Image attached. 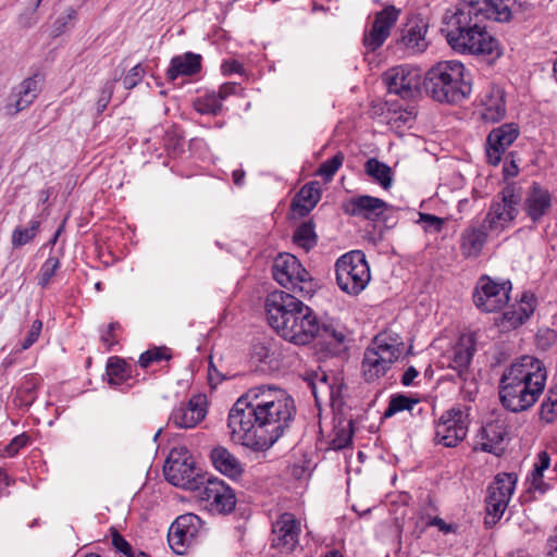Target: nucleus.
I'll use <instances>...</instances> for the list:
<instances>
[{"label":"nucleus","mask_w":557,"mask_h":557,"mask_svg":"<svg viewBox=\"0 0 557 557\" xmlns=\"http://www.w3.org/2000/svg\"><path fill=\"white\" fill-rule=\"evenodd\" d=\"M430 525L437 527L445 534L450 533L453 531V525L451 524H447L443 519H441L438 517H434L430 521Z\"/></svg>","instance_id":"774afa93"},{"label":"nucleus","mask_w":557,"mask_h":557,"mask_svg":"<svg viewBox=\"0 0 557 557\" xmlns=\"http://www.w3.org/2000/svg\"><path fill=\"white\" fill-rule=\"evenodd\" d=\"M403 348L404 343L397 334H377L363 355L362 372L366 381L371 382L384 375L399 358Z\"/></svg>","instance_id":"423d86ee"},{"label":"nucleus","mask_w":557,"mask_h":557,"mask_svg":"<svg viewBox=\"0 0 557 557\" xmlns=\"http://www.w3.org/2000/svg\"><path fill=\"white\" fill-rule=\"evenodd\" d=\"M475 347L470 337H461L446 356L447 367L456 371L457 376L462 382L461 389L471 394L476 391V385L472 374L469 371Z\"/></svg>","instance_id":"4468645a"},{"label":"nucleus","mask_w":557,"mask_h":557,"mask_svg":"<svg viewBox=\"0 0 557 557\" xmlns=\"http://www.w3.org/2000/svg\"><path fill=\"white\" fill-rule=\"evenodd\" d=\"M293 242L305 251L311 250L318 243L313 223L311 221L301 223L294 232Z\"/></svg>","instance_id":"c9c22d12"},{"label":"nucleus","mask_w":557,"mask_h":557,"mask_svg":"<svg viewBox=\"0 0 557 557\" xmlns=\"http://www.w3.org/2000/svg\"><path fill=\"white\" fill-rule=\"evenodd\" d=\"M465 41L466 44L460 42L459 47L451 49L458 53L471 55L497 58L502 54L498 40L487 32L484 23L481 25V29L472 32Z\"/></svg>","instance_id":"4be33fe9"},{"label":"nucleus","mask_w":557,"mask_h":557,"mask_svg":"<svg viewBox=\"0 0 557 557\" xmlns=\"http://www.w3.org/2000/svg\"><path fill=\"white\" fill-rule=\"evenodd\" d=\"M301 522L294 513L284 512L272 523L271 547L290 554L299 545Z\"/></svg>","instance_id":"2eb2a0df"},{"label":"nucleus","mask_w":557,"mask_h":557,"mask_svg":"<svg viewBox=\"0 0 557 557\" xmlns=\"http://www.w3.org/2000/svg\"><path fill=\"white\" fill-rule=\"evenodd\" d=\"M547 371L542 360L524 355L508 366L499 380V399L511 412L531 408L543 394Z\"/></svg>","instance_id":"7ed1b4c3"},{"label":"nucleus","mask_w":557,"mask_h":557,"mask_svg":"<svg viewBox=\"0 0 557 557\" xmlns=\"http://www.w3.org/2000/svg\"><path fill=\"white\" fill-rule=\"evenodd\" d=\"M201 70V55L193 52H185L171 59L166 70V78L174 82L178 76H193Z\"/></svg>","instance_id":"2f4dec72"},{"label":"nucleus","mask_w":557,"mask_h":557,"mask_svg":"<svg viewBox=\"0 0 557 557\" xmlns=\"http://www.w3.org/2000/svg\"><path fill=\"white\" fill-rule=\"evenodd\" d=\"M418 399L409 397L404 394H395L391 396L388 406L384 411V418H391L397 412L404 410H412L413 406L418 404Z\"/></svg>","instance_id":"a19ab883"},{"label":"nucleus","mask_w":557,"mask_h":557,"mask_svg":"<svg viewBox=\"0 0 557 557\" xmlns=\"http://www.w3.org/2000/svg\"><path fill=\"white\" fill-rule=\"evenodd\" d=\"M364 170L368 175L373 177L384 189H388L392 186V169L379 161L375 158L369 159L364 164Z\"/></svg>","instance_id":"f704fd0d"},{"label":"nucleus","mask_w":557,"mask_h":557,"mask_svg":"<svg viewBox=\"0 0 557 557\" xmlns=\"http://www.w3.org/2000/svg\"><path fill=\"white\" fill-rule=\"evenodd\" d=\"M106 373L110 385H121L133 377L132 367L122 358L110 357L107 363Z\"/></svg>","instance_id":"72a5a7b5"},{"label":"nucleus","mask_w":557,"mask_h":557,"mask_svg":"<svg viewBox=\"0 0 557 557\" xmlns=\"http://www.w3.org/2000/svg\"><path fill=\"white\" fill-rule=\"evenodd\" d=\"M516 0H459L442 17L441 33L450 48L459 47L466 38L486 20L508 22L512 17Z\"/></svg>","instance_id":"20e7f679"},{"label":"nucleus","mask_w":557,"mask_h":557,"mask_svg":"<svg viewBox=\"0 0 557 557\" xmlns=\"http://www.w3.org/2000/svg\"><path fill=\"white\" fill-rule=\"evenodd\" d=\"M222 71L224 74L242 73L243 65L236 60L226 61L222 64Z\"/></svg>","instance_id":"0e129e2a"},{"label":"nucleus","mask_w":557,"mask_h":557,"mask_svg":"<svg viewBox=\"0 0 557 557\" xmlns=\"http://www.w3.org/2000/svg\"><path fill=\"white\" fill-rule=\"evenodd\" d=\"M539 345L545 347L550 346L552 343L556 338V334L552 330H545L544 332H540L536 336Z\"/></svg>","instance_id":"e2e57ef3"},{"label":"nucleus","mask_w":557,"mask_h":557,"mask_svg":"<svg viewBox=\"0 0 557 557\" xmlns=\"http://www.w3.org/2000/svg\"><path fill=\"white\" fill-rule=\"evenodd\" d=\"M530 480L531 488L539 491L540 493L546 492L547 484L544 482V472H537V470L533 469Z\"/></svg>","instance_id":"13d9d810"},{"label":"nucleus","mask_w":557,"mask_h":557,"mask_svg":"<svg viewBox=\"0 0 557 557\" xmlns=\"http://www.w3.org/2000/svg\"><path fill=\"white\" fill-rule=\"evenodd\" d=\"M428 29L429 23L420 15H413L400 28L396 45L408 54H420L429 47Z\"/></svg>","instance_id":"6ab92c4d"},{"label":"nucleus","mask_w":557,"mask_h":557,"mask_svg":"<svg viewBox=\"0 0 557 557\" xmlns=\"http://www.w3.org/2000/svg\"><path fill=\"white\" fill-rule=\"evenodd\" d=\"M344 159V153L338 151L331 159L321 163L317 171V174L321 176L325 182H330L335 175V173L338 171V169L342 166Z\"/></svg>","instance_id":"c03bdc74"},{"label":"nucleus","mask_w":557,"mask_h":557,"mask_svg":"<svg viewBox=\"0 0 557 557\" xmlns=\"http://www.w3.org/2000/svg\"><path fill=\"white\" fill-rule=\"evenodd\" d=\"M295 414V401L285 389L260 385L236 400L227 426L233 441L253 450H265L290 426Z\"/></svg>","instance_id":"f257e3e1"},{"label":"nucleus","mask_w":557,"mask_h":557,"mask_svg":"<svg viewBox=\"0 0 557 557\" xmlns=\"http://www.w3.org/2000/svg\"><path fill=\"white\" fill-rule=\"evenodd\" d=\"M519 133V126L515 123H505L493 128L485 144L487 162L494 166L497 165L507 148L518 138Z\"/></svg>","instance_id":"412c9836"},{"label":"nucleus","mask_w":557,"mask_h":557,"mask_svg":"<svg viewBox=\"0 0 557 557\" xmlns=\"http://www.w3.org/2000/svg\"><path fill=\"white\" fill-rule=\"evenodd\" d=\"M419 222L423 223L425 232L440 233L445 224V220L430 213H420Z\"/></svg>","instance_id":"de8ad7c7"},{"label":"nucleus","mask_w":557,"mask_h":557,"mask_svg":"<svg viewBox=\"0 0 557 557\" xmlns=\"http://www.w3.org/2000/svg\"><path fill=\"white\" fill-rule=\"evenodd\" d=\"M468 426V408L460 406L451 407L438 418L435 425L434 440L437 444L445 447H456L466 438Z\"/></svg>","instance_id":"9b49d317"},{"label":"nucleus","mask_w":557,"mask_h":557,"mask_svg":"<svg viewBox=\"0 0 557 557\" xmlns=\"http://www.w3.org/2000/svg\"><path fill=\"white\" fill-rule=\"evenodd\" d=\"M480 106V115L484 122H499L506 115V104L503 89L496 86L488 88L481 96Z\"/></svg>","instance_id":"bb28decb"},{"label":"nucleus","mask_w":557,"mask_h":557,"mask_svg":"<svg viewBox=\"0 0 557 557\" xmlns=\"http://www.w3.org/2000/svg\"><path fill=\"white\" fill-rule=\"evenodd\" d=\"M112 545L116 550L126 557H133V548L131 544L115 530H111Z\"/></svg>","instance_id":"603ef678"},{"label":"nucleus","mask_w":557,"mask_h":557,"mask_svg":"<svg viewBox=\"0 0 557 557\" xmlns=\"http://www.w3.org/2000/svg\"><path fill=\"white\" fill-rule=\"evenodd\" d=\"M388 208L389 205L384 200L368 195L349 198L342 205V209L347 215L373 222L380 220Z\"/></svg>","instance_id":"b1692460"},{"label":"nucleus","mask_w":557,"mask_h":557,"mask_svg":"<svg viewBox=\"0 0 557 557\" xmlns=\"http://www.w3.org/2000/svg\"><path fill=\"white\" fill-rule=\"evenodd\" d=\"M352 441L351 424L348 428H342L335 431V435L331 442V447L335 450H339L348 447Z\"/></svg>","instance_id":"49530a36"},{"label":"nucleus","mask_w":557,"mask_h":557,"mask_svg":"<svg viewBox=\"0 0 557 557\" xmlns=\"http://www.w3.org/2000/svg\"><path fill=\"white\" fill-rule=\"evenodd\" d=\"M198 496L212 511L228 513L236 506L234 491L224 481L213 478L203 481L200 488H197Z\"/></svg>","instance_id":"f3484780"},{"label":"nucleus","mask_w":557,"mask_h":557,"mask_svg":"<svg viewBox=\"0 0 557 557\" xmlns=\"http://www.w3.org/2000/svg\"><path fill=\"white\" fill-rule=\"evenodd\" d=\"M321 197L320 188L318 183L311 182L306 184L298 191L292 202V209L299 215L304 216L308 214L319 202Z\"/></svg>","instance_id":"473e14b6"},{"label":"nucleus","mask_w":557,"mask_h":557,"mask_svg":"<svg viewBox=\"0 0 557 557\" xmlns=\"http://www.w3.org/2000/svg\"><path fill=\"white\" fill-rule=\"evenodd\" d=\"M521 195L515 185H507L493 200L483 223L492 231H503L518 214Z\"/></svg>","instance_id":"ddd939ff"},{"label":"nucleus","mask_w":557,"mask_h":557,"mask_svg":"<svg viewBox=\"0 0 557 557\" xmlns=\"http://www.w3.org/2000/svg\"><path fill=\"white\" fill-rule=\"evenodd\" d=\"M41 380L37 374L26 375L17 388L16 397L24 406H30L36 397Z\"/></svg>","instance_id":"e433bc0d"},{"label":"nucleus","mask_w":557,"mask_h":557,"mask_svg":"<svg viewBox=\"0 0 557 557\" xmlns=\"http://www.w3.org/2000/svg\"><path fill=\"white\" fill-rule=\"evenodd\" d=\"M274 352L264 343L255 344L252 347V356L260 362L270 363Z\"/></svg>","instance_id":"6e6d98bb"},{"label":"nucleus","mask_w":557,"mask_h":557,"mask_svg":"<svg viewBox=\"0 0 557 557\" xmlns=\"http://www.w3.org/2000/svg\"><path fill=\"white\" fill-rule=\"evenodd\" d=\"M39 227L40 220L36 218L29 221L27 227H15L12 233V246L18 248L30 243L36 237Z\"/></svg>","instance_id":"4c0bfd02"},{"label":"nucleus","mask_w":557,"mask_h":557,"mask_svg":"<svg viewBox=\"0 0 557 557\" xmlns=\"http://www.w3.org/2000/svg\"><path fill=\"white\" fill-rule=\"evenodd\" d=\"M210 460L216 471L232 480L239 479L245 471L240 460L224 446L212 448Z\"/></svg>","instance_id":"cd10ccee"},{"label":"nucleus","mask_w":557,"mask_h":557,"mask_svg":"<svg viewBox=\"0 0 557 557\" xmlns=\"http://www.w3.org/2000/svg\"><path fill=\"white\" fill-rule=\"evenodd\" d=\"M546 553L549 557H557V527L555 528L554 535L547 540Z\"/></svg>","instance_id":"69168bd1"},{"label":"nucleus","mask_w":557,"mask_h":557,"mask_svg":"<svg viewBox=\"0 0 557 557\" xmlns=\"http://www.w3.org/2000/svg\"><path fill=\"white\" fill-rule=\"evenodd\" d=\"M317 337L330 344H342L345 341L343 327L334 321L319 322V333Z\"/></svg>","instance_id":"ea45409f"},{"label":"nucleus","mask_w":557,"mask_h":557,"mask_svg":"<svg viewBox=\"0 0 557 557\" xmlns=\"http://www.w3.org/2000/svg\"><path fill=\"white\" fill-rule=\"evenodd\" d=\"M541 419L547 423H552L557 419V388H550L540 409Z\"/></svg>","instance_id":"79ce46f5"},{"label":"nucleus","mask_w":557,"mask_h":557,"mask_svg":"<svg viewBox=\"0 0 557 557\" xmlns=\"http://www.w3.org/2000/svg\"><path fill=\"white\" fill-rule=\"evenodd\" d=\"M336 282L346 294L357 296L371 280L370 265L360 250L349 251L335 263Z\"/></svg>","instance_id":"6e6552de"},{"label":"nucleus","mask_w":557,"mask_h":557,"mask_svg":"<svg viewBox=\"0 0 557 557\" xmlns=\"http://www.w3.org/2000/svg\"><path fill=\"white\" fill-rule=\"evenodd\" d=\"M425 92L441 103H459L467 99L472 90L470 74L463 63L445 60L434 64L424 76Z\"/></svg>","instance_id":"39448f33"},{"label":"nucleus","mask_w":557,"mask_h":557,"mask_svg":"<svg viewBox=\"0 0 557 557\" xmlns=\"http://www.w3.org/2000/svg\"><path fill=\"white\" fill-rule=\"evenodd\" d=\"M76 15H77L76 11L73 8H69L65 11L64 15L58 17L54 22V27H53L54 36H60L66 28L67 23L75 20Z\"/></svg>","instance_id":"864d4df0"},{"label":"nucleus","mask_w":557,"mask_h":557,"mask_svg":"<svg viewBox=\"0 0 557 557\" xmlns=\"http://www.w3.org/2000/svg\"><path fill=\"white\" fill-rule=\"evenodd\" d=\"M238 88V85L235 83H225L220 86L219 91L215 92L216 97H219L220 102L222 103L228 96L234 95Z\"/></svg>","instance_id":"052dcab7"},{"label":"nucleus","mask_w":557,"mask_h":557,"mask_svg":"<svg viewBox=\"0 0 557 557\" xmlns=\"http://www.w3.org/2000/svg\"><path fill=\"white\" fill-rule=\"evenodd\" d=\"M552 207V195L539 183H533L524 199V211L532 222L537 223Z\"/></svg>","instance_id":"a878e982"},{"label":"nucleus","mask_w":557,"mask_h":557,"mask_svg":"<svg viewBox=\"0 0 557 557\" xmlns=\"http://www.w3.org/2000/svg\"><path fill=\"white\" fill-rule=\"evenodd\" d=\"M511 289L509 280L494 281L482 275L473 292V302L482 312H497L509 302Z\"/></svg>","instance_id":"9d476101"},{"label":"nucleus","mask_w":557,"mask_h":557,"mask_svg":"<svg viewBox=\"0 0 557 557\" xmlns=\"http://www.w3.org/2000/svg\"><path fill=\"white\" fill-rule=\"evenodd\" d=\"M506 431L502 423L490 422L482 426L475 436L474 449L498 455Z\"/></svg>","instance_id":"c85d7f7f"},{"label":"nucleus","mask_w":557,"mask_h":557,"mask_svg":"<svg viewBox=\"0 0 557 557\" xmlns=\"http://www.w3.org/2000/svg\"><path fill=\"white\" fill-rule=\"evenodd\" d=\"M144 75H145V70L141 66V64H136L128 71V73L123 78L124 87L126 89H133L141 82Z\"/></svg>","instance_id":"8fccbe9b"},{"label":"nucleus","mask_w":557,"mask_h":557,"mask_svg":"<svg viewBox=\"0 0 557 557\" xmlns=\"http://www.w3.org/2000/svg\"><path fill=\"white\" fill-rule=\"evenodd\" d=\"M274 280L286 289L300 297H311L315 283L300 261L290 253H280L273 262Z\"/></svg>","instance_id":"0eeeda50"},{"label":"nucleus","mask_w":557,"mask_h":557,"mask_svg":"<svg viewBox=\"0 0 557 557\" xmlns=\"http://www.w3.org/2000/svg\"><path fill=\"white\" fill-rule=\"evenodd\" d=\"M384 78L388 91L400 96L403 99L412 97L421 84L418 72L407 66H396L388 70Z\"/></svg>","instance_id":"5701e85b"},{"label":"nucleus","mask_w":557,"mask_h":557,"mask_svg":"<svg viewBox=\"0 0 557 557\" xmlns=\"http://www.w3.org/2000/svg\"><path fill=\"white\" fill-rule=\"evenodd\" d=\"M535 306V296L530 292H524L519 305L503 313L502 326L508 330L521 326L533 314Z\"/></svg>","instance_id":"c756f323"},{"label":"nucleus","mask_w":557,"mask_h":557,"mask_svg":"<svg viewBox=\"0 0 557 557\" xmlns=\"http://www.w3.org/2000/svg\"><path fill=\"white\" fill-rule=\"evenodd\" d=\"M196 110L201 114L218 115L222 111V103L215 92H210L199 98L195 104Z\"/></svg>","instance_id":"37998d69"},{"label":"nucleus","mask_w":557,"mask_h":557,"mask_svg":"<svg viewBox=\"0 0 557 557\" xmlns=\"http://www.w3.org/2000/svg\"><path fill=\"white\" fill-rule=\"evenodd\" d=\"M60 260L57 257L50 256L40 267L38 273V285L47 287L55 272L60 269Z\"/></svg>","instance_id":"a18cd8bd"},{"label":"nucleus","mask_w":557,"mask_h":557,"mask_svg":"<svg viewBox=\"0 0 557 557\" xmlns=\"http://www.w3.org/2000/svg\"><path fill=\"white\" fill-rule=\"evenodd\" d=\"M42 323L39 320L33 322L30 330L27 333V336L22 342V349H28L39 337L41 331Z\"/></svg>","instance_id":"4d7b16f0"},{"label":"nucleus","mask_w":557,"mask_h":557,"mask_svg":"<svg viewBox=\"0 0 557 557\" xmlns=\"http://www.w3.org/2000/svg\"><path fill=\"white\" fill-rule=\"evenodd\" d=\"M163 471L172 485L185 490L197 491L203 482L194 459L184 448L171 450Z\"/></svg>","instance_id":"1a4fd4ad"},{"label":"nucleus","mask_w":557,"mask_h":557,"mask_svg":"<svg viewBox=\"0 0 557 557\" xmlns=\"http://www.w3.org/2000/svg\"><path fill=\"white\" fill-rule=\"evenodd\" d=\"M487 228L482 223L481 225H471L461 233L460 249L465 257L476 258L481 253L487 239Z\"/></svg>","instance_id":"7c9ffc66"},{"label":"nucleus","mask_w":557,"mask_h":557,"mask_svg":"<svg viewBox=\"0 0 557 557\" xmlns=\"http://www.w3.org/2000/svg\"><path fill=\"white\" fill-rule=\"evenodd\" d=\"M399 14L400 10L394 5H386L374 14L373 22L370 28L364 30L362 38V44L368 52H375L384 45Z\"/></svg>","instance_id":"dca6fc26"},{"label":"nucleus","mask_w":557,"mask_h":557,"mask_svg":"<svg viewBox=\"0 0 557 557\" xmlns=\"http://www.w3.org/2000/svg\"><path fill=\"white\" fill-rule=\"evenodd\" d=\"M550 466V456L547 451L543 450L537 455V461L534 465L535 470L537 472H544Z\"/></svg>","instance_id":"680f3d73"},{"label":"nucleus","mask_w":557,"mask_h":557,"mask_svg":"<svg viewBox=\"0 0 557 557\" xmlns=\"http://www.w3.org/2000/svg\"><path fill=\"white\" fill-rule=\"evenodd\" d=\"M419 375L418 370L414 367H409L401 376V384L409 386L413 380Z\"/></svg>","instance_id":"338daca9"},{"label":"nucleus","mask_w":557,"mask_h":557,"mask_svg":"<svg viewBox=\"0 0 557 557\" xmlns=\"http://www.w3.org/2000/svg\"><path fill=\"white\" fill-rule=\"evenodd\" d=\"M200 519L193 513L182 515L170 527L168 542L173 552L177 555L186 553L198 535Z\"/></svg>","instance_id":"a211bd4d"},{"label":"nucleus","mask_w":557,"mask_h":557,"mask_svg":"<svg viewBox=\"0 0 557 557\" xmlns=\"http://www.w3.org/2000/svg\"><path fill=\"white\" fill-rule=\"evenodd\" d=\"M207 416V398L194 395L187 403L175 406L169 417V424L180 429H193Z\"/></svg>","instance_id":"aec40b11"},{"label":"nucleus","mask_w":557,"mask_h":557,"mask_svg":"<svg viewBox=\"0 0 557 557\" xmlns=\"http://www.w3.org/2000/svg\"><path fill=\"white\" fill-rule=\"evenodd\" d=\"M264 308L270 326L282 338L295 345H307L317 337V315L295 295L274 290L267 296Z\"/></svg>","instance_id":"f03ea898"},{"label":"nucleus","mask_w":557,"mask_h":557,"mask_svg":"<svg viewBox=\"0 0 557 557\" xmlns=\"http://www.w3.org/2000/svg\"><path fill=\"white\" fill-rule=\"evenodd\" d=\"M113 91H114V82H112V81L106 82V84L101 88L100 97L97 101L98 112H103L107 109V107L112 98Z\"/></svg>","instance_id":"3c124183"},{"label":"nucleus","mask_w":557,"mask_h":557,"mask_svg":"<svg viewBox=\"0 0 557 557\" xmlns=\"http://www.w3.org/2000/svg\"><path fill=\"white\" fill-rule=\"evenodd\" d=\"M29 443V436L26 433H22L13 437L10 443L4 447V456L14 457L18 451Z\"/></svg>","instance_id":"09e8293b"},{"label":"nucleus","mask_w":557,"mask_h":557,"mask_svg":"<svg viewBox=\"0 0 557 557\" xmlns=\"http://www.w3.org/2000/svg\"><path fill=\"white\" fill-rule=\"evenodd\" d=\"M40 91V77L34 75L25 78L14 87L9 96L5 110L9 115H16L18 112L28 108Z\"/></svg>","instance_id":"393cba45"},{"label":"nucleus","mask_w":557,"mask_h":557,"mask_svg":"<svg viewBox=\"0 0 557 557\" xmlns=\"http://www.w3.org/2000/svg\"><path fill=\"white\" fill-rule=\"evenodd\" d=\"M517 483L515 473H499L487 487L485 524H495L504 515Z\"/></svg>","instance_id":"f8f14e48"},{"label":"nucleus","mask_w":557,"mask_h":557,"mask_svg":"<svg viewBox=\"0 0 557 557\" xmlns=\"http://www.w3.org/2000/svg\"><path fill=\"white\" fill-rule=\"evenodd\" d=\"M120 329V324L117 322H111L108 325L107 332L101 335V341L110 349L116 342L114 341V331Z\"/></svg>","instance_id":"bf43d9fd"},{"label":"nucleus","mask_w":557,"mask_h":557,"mask_svg":"<svg viewBox=\"0 0 557 557\" xmlns=\"http://www.w3.org/2000/svg\"><path fill=\"white\" fill-rule=\"evenodd\" d=\"M317 379H318V382L311 381L309 383L310 387H311L312 395L314 396L315 400L319 399V395H318L319 392L329 393V394L333 393L332 386L327 382L326 374L323 373L321 375H317Z\"/></svg>","instance_id":"5fc2aeb1"},{"label":"nucleus","mask_w":557,"mask_h":557,"mask_svg":"<svg viewBox=\"0 0 557 557\" xmlns=\"http://www.w3.org/2000/svg\"><path fill=\"white\" fill-rule=\"evenodd\" d=\"M172 359L171 349L165 346L151 347L139 356L138 363L143 369L149 368L152 363Z\"/></svg>","instance_id":"58836bf2"}]
</instances>
